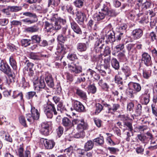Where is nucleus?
<instances>
[{
  "label": "nucleus",
  "instance_id": "obj_37",
  "mask_svg": "<svg viewBox=\"0 0 157 157\" xmlns=\"http://www.w3.org/2000/svg\"><path fill=\"white\" fill-rule=\"evenodd\" d=\"M135 44H128L126 46V48L128 51V54L131 55L134 50V47Z\"/></svg>",
  "mask_w": 157,
  "mask_h": 157
},
{
  "label": "nucleus",
  "instance_id": "obj_59",
  "mask_svg": "<svg viewBox=\"0 0 157 157\" xmlns=\"http://www.w3.org/2000/svg\"><path fill=\"white\" fill-rule=\"evenodd\" d=\"M36 94V92L34 91H30L27 93L26 98L27 99H30L32 98Z\"/></svg>",
  "mask_w": 157,
  "mask_h": 157
},
{
  "label": "nucleus",
  "instance_id": "obj_29",
  "mask_svg": "<svg viewBox=\"0 0 157 157\" xmlns=\"http://www.w3.org/2000/svg\"><path fill=\"white\" fill-rule=\"evenodd\" d=\"M62 124L65 127H70L72 124L71 120L67 117H64L62 119Z\"/></svg>",
  "mask_w": 157,
  "mask_h": 157
},
{
  "label": "nucleus",
  "instance_id": "obj_36",
  "mask_svg": "<svg viewBox=\"0 0 157 157\" xmlns=\"http://www.w3.org/2000/svg\"><path fill=\"white\" fill-rule=\"evenodd\" d=\"M85 151H86L84 149H78L76 150V157H84Z\"/></svg>",
  "mask_w": 157,
  "mask_h": 157
},
{
  "label": "nucleus",
  "instance_id": "obj_50",
  "mask_svg": "<svg viewBox=\"0 0 157 157\" xmlns=\"http://www.w3.org/2000/svg\"><path fill=\"white\" fill-rule=\"evenodd\" d=\"M94 142H96L98 144H102L104 143V138L102 136L94 139Z\"/></svg>",
  "mask_w": 157,
  "mask_h": 157
},
{
  "label": "nucleus",
  "instance_id": "obj_61",
  "mask_svg": "<svg viewBox=\"0 0 157 157\" xmlns=\"http://www.w3.org/2000/svg\"><path fill=\"white\" fill-rule=\"evenodd\" d=\"M120 118L121 121H123L124 123V122L128 121L130 120L129 118L127 115H120Z\"/></svg>",
  "mask_w": 157,
  "mask_h": 157
},
{
  "label": "nucleus",
  "instance_id": "obj_34",
  "mask_svg": "<svg viewBox=\"0 0 157 157\" xmlns=\"http://www.w3.org/2000/svg\"><path fill=\"white\" fill-rule=\"evenodd\" d=\"M111 65L112 67L116 70H117L119 68V63L116 58L112 59L111 60Z\"/></svg>",
  "mask_w": 157,
  "mask_h": 157
},
{
  "label": "nucleus",
  "instance_id": "obj_41",
  "mask_svg": "<svg viewBox=\"0 0 157 157\" xmlns=\"http://www.w3.org/2000/svg\"><path fill=\"white\" fill-rule=\"evenodd\" d=\"M52 126V123L50 121H46L42 123L41 124V127L43 128H45L50 129L51 128Z\"/></svg>",
  "mask_w": 157,
  "mask_h": 157
},
{
  "label": "nucleus",
  "instance_id": "obj_7",
  "mask_svg": "<svg viewBox=\"0 0 157 157\" xmlns=\"http://www.w3.org/2000/svg\"><path fill=\"white\" fill-rule=\"evenodd\" d=\"M105 8L104 5L102 8L101 9V11L94 15V17L95 21L99 22H101L107 16V13Z\"/></svg>",
  "mask_w": 157,
  "mask_h": 157
},
{
  "label": "nucleus",
  "instance_id": "obj_38",
  "mask_svg": "<svg viewBox=\"0 0 157 157\" xmlns=\"http://www.w3.org/2000/svg\"><path fill=\"white\" fill-rule=\"evenodd\" d=\"M8 8L10 9V11L12 12H17L21 10L22 7L21 6H8Z\"/></svg>",
  "mask_w": 157,
  "mask_h": 157
},
{
  "label": "nucleus",
  "instance_id": "obj_46",
  "mask_svg": "<svg viewBox=\"0 0 157 157\" xmlns=\"http://www.w3.org/2000/svg\"><path fill=\"white\" fill-rule=\"evenodd\" d=\"M30 40L28 39H23L21 41V43L22 46L26 47L30 45Z\"/></svg>",
  "mask_w": 157,
  "mask_h": 157
},
{
  "label": "nucleus",
  "instance_id": "obj_24",
  "mask_svg": "<svg viewBox=\"0 0 157 157\" xmlns=\"http://www.w3.org/2000/svg\"><path fill=\"white\" fill-rule=\"evenodd\" d=\"M45 79L46 83L49 87H53L54 86V82L51 75H48Z\"/></svg>",
  "mask_w": 157,
  "mask_h": 157
},
{
  "label": "nucleus",
  "instance_id": "obj_52",
  "mask_svg": "<svg viewBox=\"0 0 157 157\" xmlns=\"http://www.w3.org/2000/svg\"><path fill=\"white\" fill-rule=\"evenodd\" d=\"M17 152L19 156L23 154L24 147L23 144H21L18 146Z\"/></svg>",
  "mask_w": 157,
  "mask_h": 157
},
{
  "label": "nucleus",
  "instance_id": "obj_8",
  "mask_svg": "<svg viewBox=\"0 0 157 157\" xmlns=\"http://www.w3.org/2000/svg\"><path fill=\"white\" fill-rule=\"evenodd\" d=\"M142 62L147 67L151 66L152 62L151 57L148 53L144 52L142 55Z\"/></svg>",
  "mask_w": 157,
  "mask_h": 157
},
{
  "label": "nucleus",
  "instance_id": "obj_53",
  "mask_svg": "<svg viewBox=\"0 0 157 157\" xmlns=\"http://www.w3.org/2000/svg\"><path fill=\"white\" fill-rule=\"evenodd\" d=\"M89 89L90 92L93 94H95L97 91V88L94 84L90 85Z\"/></svg>",
  "mask_w": 157,
  "mask_h": 157
},
{
  "label": "nucleus",
  "instance_id": "obj_1",
  "mask_svg": "<svg viewBox=\"0 0 157 157\" xmlns=\"http://www.w3.org/2000/svg\"><path fill=\"white\" fill-rule=\"evenodd\" d=\"M141 89L140 85L137 83L130 82L128 84V87L126 90L127 95L130 98H133L134 94L140 92Z\"/></svg>",
  "mask_w": 157,
  "mask_h": 157
},
{
  "label": "nucleus",
  "instance_id": "obj_64",
  "mask_svg": "<svg viewBox=\"0 0 157 157\" xmlns=\"http://www.w3.org/2000/svg\"><path fill=\"white\" fill-rule=\"evenodd\" d=\"M104 52L105 56H109L111 53L110 48L108 46H106L105 48Z\"/></svg>",
  "mask_w": 157,
  "mask_h": 157
},
{
  "label": "nucleus",
  "instance_id": "obj_16",
  "mask_svg": "<svg viewBox=\"0 0 157 157\" xmlns=\"http://www.w3.org/2000/svg\"><path fill=\"white\" fill-rule=\"evenodd\" d=\"M127 28V25L125 23L119 22L118 24L117 29V31L120 33V34L122 35L124 33L126 32Z\"/></svg>",
  "mask_w": 157,
  "mask_h": 157
},
{
  "label": "nucleus",
  "instance_id": "obj_25",
  "mask_svg": "<svg viewBox=\"0 0 157 157\" xmlns=\"http://www.w3.org/2000/svg\"><path fill=\"white\" fill-rule=\"evenodd\" d=\"M77 49L80 52H83L86 51L87 49L86 44L84 43H78L76 46Z\"/></svg>",
  "mask_w": 157,
  "mask_h": 157
},
{
  "label": "nucleus",
  "instance_id": "obj_19",
  "mask_svg": "<svg viewBox=\"0 0 157 157\" xmlns=\"http://www.w3.org/2000/svg\"><path fill=\"white\" fill-rule=\"evenodd\" d=\"M66 23L65 20L60 19L56 21L54 24H53L54 30H58L61 29L62 24H63Z\"/></svg>",
  "mask_w": 157,
  "mask_h": 157
},
{
  "label": "nucleus",
  "instance_id": "obj_18",
  "mask_svg": "<svg viewBox=\"0 0 157 157\" xmlns=\"http://www.w3.org/2000/svg\"><path fill=\"white\" fill-rule=\"evenodd\" d=\"M70 23L71 28L73 31L77 34H81V29L77 24L73 20L71 21Z\"/></svg>",
  "mask_w": 157,
  "mask_h": 157
},
{
  "label": "nucleus",
  "instance_id": "obj_11",
  "mask_svg": "<svg viewBox=\"0 0 157 157\" xmlns=\"http://www.w3.org/2000/svg\"><path fill=\"white\" fill-rule=\"evenodd\" d=\"M0 70L6 74L10 75L11 73L10 67L5 61L2 60L0 63Z\"/></svg>",
  "mask_w": 157,
  "mask_h": 157
},
{
  "label": "nucleus",
  "instance_id": "obj_14",
  "mask_svg": "<svg viewBox=\"0 0 157 157\" xmlns=\"http://www.w3.org/2000/svg\"><path fill=\"white\" fill-rule=\"evenodd\" d=\"M74 108L75 110L78 112L85 111V108L82 104L78 101H75L74 103Z\"/></svg>",
  "mask_w": 157,
  "mask_h": 157
},
{
  "label": "nucleus",
  "instance_id": "obj_45",
  "mask_svg": "<svg viewBox=\"0 0 157 157\" xmlns=\"http://www.w3.org/2000/svg\"><path fill=\"white\" fill-rule=\"evenodd\" d=\"M73 147L72 146H70L67 148L65 149L63 151L65 153L64 154L66 155H67L69 156H70L73 153Z\"/></svg>",
  "mask_w": 157,
  "mask_h": 157
},
{
  "label": "nucleus",
  "instance_id": "obj_43",
  "mask_svg": "<svg viewBox=\"0 0 157 157\" xmlns=\"http://www.w3.org/2000/svg\"><path fill=\"white\" fill-rule=\"evenodd\" d=\"M84 1V0H76L74 4L76 7L80 8L83 6Z\"/></svg>",
  "mask_w": 157,
  "mask_h": 157
},
{
  "label": "nucleus",
  "instance_id": "obj_39",
  "mask_svg": "<svg viewBox=\"0 0 157 157\" xmlns=\"http://www.w3.org/2000/svg\"><path fill=\"white\" fill-rule=\"evenodd\" d=\"M124 126L126 127L128 130L131 132H132L133 130L132 123L129 121L124 122Z\"/></svg>",
  "mask_w": 157,
  "mask_h": 157
},
{
  "label": "nucleus",
  "instance_id": "obj_56",
  "mask_svg": "<svg viewBox=\"0 0 157 157\" xmlns=\"http://www.w3.org/2000/svg\"><path fill=\"white\" fill-rule=\"evenodd\" d=\"M58 40L62 43H64L67 40V38L64 37L62 34L59 35L57 37Z\"/></svg>",
  "mask_w": 157,
  "mask_h": 157
},
{
  "label": "nucleus",
  "instance_id": "obj_9",
  "mask_svg": "<svg viewBox=\"0 0 157 157\" xmlns=\"http://www.w3.org/2000/svg\"><path fill=\"white\" fill-rule=\"evenodd\" d=\"M76 21L79 25L83 24L84 21L86 19V15L81 11H77L76 13Z\"/></svg>",
  "mask_w": 157,
  "mask_h": 157
},
{
  "label": "nucleus",
  "instance_id": "obj_47",
  "mask_svg": "<svg viewBox=\"0 0 157 157\" xmlns=\"http://www.w3.org/2000/svg\"><path fill=\"white\" fill-rule=\"evenodd\" d=\"M39 82V80L38 77H35L33 79V83L34 84V87L35 90L37 88H39V86L38 85V83Z\"/></svg>",
  "mask_w": 157,
  "mask_h": 157
},
{
  "label": "nucleus",
  "instance_id": "obj_5",
  "mask_svg": "<svg viewBox=\"0 0 157 157\" xmlns=\"http://www.w3.org/2000/svg\"><path fill=\"white\" fill-rule=\"evenodd\" d=\"M44 112L47 117L50 118H51L52 117L53 112L55 115H56L57 114L54 105L51 103H48L46 107H44Z\"/></svg>",
  "mask_w": 157,
  "mask_h": 157
},
{
  "label": "nucleus",
  "instance_id": "obj_10",
  "mask_svg": "<svg viewBox=\"0 0 157 157\" xmlns=\"http://www.w3.org/2000/svg\"><path fill=\"white\" fill-rule=\"evenodd\" d=\"M148 92L149 90L145 89L144 92L140 96L142 102L145 105H147L149 101L150 94Z\"/></svg>",
  "mask_w": 157,
  "mask_h": 157
},
{
  "label": "nucleus",
  "instance_id": "obj_3",
  "mask_svg": "<svg viewBox=\"0 0 157 157\" xmlns=\"http://www.w3.org/2000/svg\"><path fill=\"white\" fill-rule=\"evenodd\" d=\"M100 102L104 107L107 108L108 113L111 114H114L120 107V105L118 103H113L110 105L107 104L104 100H101Z\"/></svg>",
  "mask_w": 157,
  "mask_h": 157
},
{
  "label": "nucleus",
  "instance_id": "obj_57",
  "mask_svg": "<svg viewBox=\"0 0 157 157\" xmlns=\"http://www.w3.org/2000/svg\"><path fill=\"white\" fill-rule=\"evenodd\" d=\"M30 58L34 60H38L39 58V56L38 54L31 52L30 54Z\"/></svg>",
  "mask_w": 157,
  "mask_h": 157
},
{
  "label": "nucleus",
  "instance_id": "obj_15",
  "mask_svg": "<svg viewBox=\"0 0 157 157\" xmlns=\"http://www.w3.org/2000/svg\"><path fill=\"white\" fill-rule=\"evenodd\" d=\"M132 34L134 39H137L142 36L143 34V31L140 29H137L133 30Z\"/></svg>",
  "mask_w": 157,
  "mask_h": 157
},
{
  "label": "nucleus",
  "instance_id": "obj_60",
  "mask_svg": "<svg viewBox=\"0 0 157 157\" xmlns=\"http://www.w3.org/2000/svg\"><path fill=\"white\" fill-rule=\"evenodd\" d=\"M122 78L118 75H116L115 77V82L118 84L122 85L123 84Z\"/></svg>",
  "mask_w": 157,
  "mask_h": 157
},
{
  "label": "nucleus",
  "instance_id": "obj_6",
  "mask_svg": "<svg viewBox=\"0 0 157 157\" xmlns=\"http://www.w3.org/2000/svg\"><path fill=\"white\" fill-rule=\"evenodd\" d=\"M40 143L42 147L44 146L47 149H52L55 146V143L52 140L41 138L40 139Z\"/></svg>",
  "mask_w": 157,
  "mask_h": 157
},
{
  "label": "nucleus",
  "instance_id": "obj_12",
  "mask_svg": "<svg viewBox=\"0 0 157 157\" xmlns=\"http://www.w3.org/2000/svg\"><path fill=\"white\" fill-rule=\"evenodd\" d=\"M146 12V14L150 16V24L151 25L154 26L155 25L156 20L155 19V12L154 9L148 10Z\"/></svg>",
  "mask_w": 157,
  "mask_h": 157
},
{
  "label": "nucleus",
  "instance_id": "obj_33",
  "mask_svg": "<svg viewBox=\"0 0 157 157\" xmlns=\"http://www.w3.org/2000/svg\"><path fill=\"white\" fill-rule=\"evenodd\" d=\"M63 9L66 10L69 13L74 14V11L72 6L70 4H68L63 6Z\"/></svg>",
  "mask_w": 157,
  "mask_h": 157
},
{
  "label": "nucleus",
  "instance_id": "obj_20",
  "mask_svg": "<svg viewBox=\"0 0 157 157\" xmlns=\"http://www.w3.org/2000/svg\"><path fill=\"white\" fill-rule=\"evenodd\" d=\"M75 90V94L77 95L83 100L86 99L87 96L85 92L78 88H76Z\"/></svg>",
  "mask_w": 157,
  "mask_h": 157
},
{
  "label": "nucleus",
  "instance_id": "obj_40",
  "mask_svg": "<svg viewBox=\"0 0 157 157\" xmlns=\"http://www.w3.org/2000/svg\"><path fill=\"white\" fill-rule=\"evenodd\" d=\"M101 100H101L100 101H99L100 102ZM103 105H102L101 102H100V103H98L96 104V108L95 112L96 114H98L103 109Z\"/></svg>",
  "mask_w": 157,
  "mask_h": 157
},
{
  "label": "nucleus",
  "instance_id": "obj_49",
  "mask_svg": "<svg viewBox=\"0 0 157 157\" xmlns=\"http://www.w3.org/2000/svg\"><path fill=\"white\" fill-rule=\"evenodd\" d=\"M20 123L24 126L26 127L27 126L26 123V120L25 117L22 116H20L19 118Z\"/></svg>",
  "mask_w": 157,
  "mask_h": 157
},
{
  "label": "nucleus",
  "instance_id": "obj_32",
  "mask_svg": "<svg viewBox=\"0 0 157 157\" xmlns=\"http://www.w3.org/2000/svg\"><path fill=\"white\" fill-rule=\"evenodd\" d=\"M44 26L45 31L48 32H51L54 30L53 24H50L47 21L45 22Z\"/></svg>",
  "mask_w": 157,
  "mask_h": 157
},
{
  "label": "nucleus",
  "instance_id": "obj_44",
  "mask_svg": "<svg viewBox=\"0 0 157 157\" xmlns=\"http://www.w3.org/2000/svg\"><path fill=\"white\" fill-rule=\"evenodd\" d=\"M135 112L137 116H140L142 113V106L140 104H138L136 105L135 108Z\"/></svg>",
  "mask_w": 157,
  "mask_h": 157
},
{
  "label": "nucleus",
  "instance_id": "obj_17",
  "mask_svg": "<svg viewBox=\"0 0 157 157\" xmlns=\"http://www.w3.org/2000/svg\"><path fill=\"white\" fill-rule=\"evenodd\" d=\"M139 10L136 9L135 10H133L130 12L128 14V17L132 20H134L135 17L137 16L138 18L140 17L142 15L143 13H138Z\"/></svg>",
  "mask_w": 157,
  "mask_h": 157
},
{
  "label": "nucleus",
  "instance_id": "obj_42",
  "mask_svg": "<svg viewBox=\"0 0 157 157\" xmlns=\"http://www.w3.org/2000/svg\"><path fill=\"white\" fill-rule=\"evenodd\" d=\"M110 59L111 57L109 56L104 59V67L105 69H106L108 68L110 64Z\"/></svg>",
  "mask_w": 157,
  "mask_h": 157
},
{
  "label": "nucleus",
  "instance_id": "obj_26",
  "mask_svg": "<svg viewBox=\"0 0 157 157\" xmlns=\"http://www.w3.org/2000/svg\"><path fill=\"white\" fill-rule=\"evenodd\" d=\"M94 146V143L91 140L87 141L85 144L84 149L86 151H89L91 150Z\"/></svg>",
  "mask_w": 157,
  "mask_h": 157
},
{
  "label": "nucleus",
  "instance_id": "obj_28",
  "mask_svg": "<svg viewBox=\"0 0 157 157\" xmlns=\"http://www.w3.org/2000/svg\"><path fill=\"white\" fill-rule=\"evenodd\" d=\"M136 140L140 141L143 143H147V138L145 135L140 134L137 135L136 138Z\"/></svg>",
  "mask_w": 157,
  "mask_h": 157
},
{
  "label": "nucleus",
  "instance_id": "obj_58",
  "mask_svg": "<svg viewBox=\"0 0 157 157\" xmlns=\"http://www.w3.org/2000/svg\"><path fill=\"white\" fill-rule=\"evenodd\" d=\"M50 129L43 128L41 127V133L45 136H48L49 135Z\"/></svg>",
  "mask_w": 157,
  "mask_h": 157
},
{
  "label": "nucleus",
  "instance_id": "obj_4",
  "mask_svg": "<svg viewBox=\"0 0 157 157\" xmlns=\"http://www.w3.org/2000/svg\"><path fill=\"white\" fill-rule=\"evenodd\" d=\"M31 112L32 115L29 113L27 114L26 115L27 120L30 124L32 123L34 120H38L39 117V113L38 111L34 107H32Z\"/></svg>",
  "mask_w": 157,
  "mask_h": 157
},
{
  "label": "nucleus",
  "instance_id": "obj_21",
  "mask_svg": "<svg viewBox=\"0 0 157 157\" xmlns=\"http://www.w3.org/2000/svg\"><path fill=\"white\" fill-rule=\"evenodd\" d=\"M104 6L105 9L107 13V16L111 17L116 16L119 14V12L117 11L113 10H109L107 6L105 5H104Z\"/></svg>",
  "mask_w": 157,
  "mask_h": 157
},
{
  "label": "nucleus",
  "instance_id": "obj_54",
  "mask_svg": "<svg viewBox=\"0 0 157 157\" xmlns=\"http://www.w3.org/2000/svg\"><path fill=\"white\" fill-rule=\"evenodd\" d=\"M151 5V3L150 2L147 1L143 4L142 7L143 9L146 10L149 8Z\"/></svg>",
  "mask_w": 157,
  "mask_h": 157
},
{
  "label": "nucleus",
  "instance_id": "obj_63",
  "mask_svg": "<svg viewBox=\"0 0 157 157\" xmlns=\"http://www.w3.org/2000/svg\"><path fill=\"white\" fill-rule=\"evenodd\" d=\"M156 35L155 33L152 32L150 33L149 35L148 38L151 41H153L156 39Z\"/></svg>",
  "mask_w": 157,
  "mask_h": 157
},
{
  "label": "nucleus",
  "instance_id": "obj_55",
  "mask_svg": "<svg viewBox=\"0 0 157 157\" xmlns=\"http://www.w3.org/2000/svg\"><path fill=\"white\" fill-rule=\"evenodd\" d=\"M104 42V39L103 38H101L98 40L95 44L94 47H98V46H100L102 44H103Z\"/></svg>",
  "mask_w": 157,
  "mask_h": 157
},
{
  "label": "nucleus",
  "instance_id": "obj_31",
  "mask_svg": "<svg viewBox=\"0 0 157 157\" xmlns=\"http://www.w3.org/2000/svg\"><path fill=\"white\" fill-rule=\"evenodd\" d=\"M122 71L124 73L126 77H128L131 74L130 68L127 66H124L121 68Z\"/></svg>",
  "mask_w": 157,
  "mask_h": 157
},
{
  "label": "nucleus",
  "instance_id": "obj_2",
  "mask_svg": "<svg viewBox=\"0 0 157 157\" xmlns=\"http://www.w3.org/2000/svg\"><path fill=\"white\" fill-rule=\"evenodd\" d=\"M73 124H78L77 129L78 132H84V130H87L88 125L86 122H85L83 119L78 118L74 119L72 121Z\"/></svg>",
  "mask_w": 157,
  "mask_h": 157
},
{
  "label": "nucleus",
  "instance_id": "obj_35",
  "mask_svg": "<svg viewBox=\"0 0 157 157\" xmlns=\"http://www.w3.org/2000/svg\"><path fill=\"white\" fill-rule=\"evenodd\" d=\"M10 63L14 70H16L17 68L16 62L13 58V56H11L9 58Z\"/></svg>",
  "mask_w": 157,
  "mask_h": 157
},
{
  "label": "nucleus",
  "instance_id": "obj_13",
  "mask_svg": "<svg viewBox=\"0 0 157 157\" xmlns=\"http://www.w3.org/2000/svg\"><path fill=\"white\" fill-rule=\"evenodd\" d=\"M69 70L75 74H78L82 71V68L81 66L76 65V64L68 66Z\"/></svg>",
  "mask_w": 157,
  "mask_h": 157
},
{
  "label": "nucleus",
  "instance_id": "obj_30",
  "mask_svg": "<svg viewBox=\"0 0 157 157\" xmlns=\"http://www.w3.org/2000/svg\"><path fill=\"white\" fill-rule=\"evenodd\" d=\"M151 70L144 69L143 71V77L145 79H148L151 76Z\"/></svg>",
  "mask_w": 157,
  "mask_h": 157
},
{
  "label": "nucleus",
  "instance_id": "obj_62",
  "mask_svg": "<svg viewBox=\"0 0 157 157\" xmlns=\"http://www.w3.org/2000/svg\"><path fill=\"white\" fill-rule=\"evenodd\" d=\"M136 151L137 153L142 154L144 151V148L142 146L140 145L136 148Z\"/></svg>",
  "mask_w": 157,
  "mask_h": 157
},
{
  "label": "nucleus",
  "instance_id": "obj_22",
  "mask_svg": "<svg viewBox=\"0 0 157 157\" xmlns=\"http://www.w3.org/2000/svg\"><path fill=\"white\" fill-rule=\"evenodd\" d=\"M140 17H141V18L139 19L140 23L146 24L149 22L150 23V19L148 18V15L146 14V12L144 14L143 13L142 15Z\"/></svg>",
  "mask_w": 157,
  "mask_h": 157
},
{
  "label": "nucleus",
  "instance_id": "obj_23",
  "mask_svg": "<svg viewBox=\"0 0 157 157\" xmlns=\"http://www.w3.org/2000/svg\"><path fill=\"white\" fill-rule=\"evenodd\" d=\"M11 95L13 98H18L20 100L23 99L22 93L18 90L13 91Z\"/></svg>",
  "mask_w": 157,
  "mask_h": 157
},
{
  "label": "nucleus",
  "instance_id": "obj_27",
  "mask_svg": "<svg viewBox=\"0 0 157 157\" xmlns=\"http://www.w3.org/2000/svg\"><path fill=\"white\" fill-rule=\"evenodd\" d=\"M114 33L113 31H109L107 36L108 41L110 42H113L115 41Z\"/></svg>",
  "mask_w": 157,
  "mask_h": 157
},
{
  "label": "nucleus",
  "instance_id": "obj_51",
  "mask_svg": "<svg viewBox=\"0 0 157 157\" xmlns=\"http://www.w3.org/2000/svg\"><path fill=\"white\" fill-rule=\"evenodd\" d=\"M79 132L76 133L73 135L74 137L77 138H83L85 136V132Z\"/></svg>",
  "mask_w": 157,
  "mask_h": 157
},
{
  "label": "nucleus",
  "instance_id": "obj_48",
  "mask_svg": "<svg viewBox=\"0 0 157 157\" xmlns=\"http://www.w3.org/2000/svg\"><path fill=\"white\" fill-rule=\"evenodd\" d=\"M60 1V0H48V6H49L51 5L57 6L59 4Z\"/></svg>",
  "mask_w": 157,
  "mask_h": 157
}]
</instances>
